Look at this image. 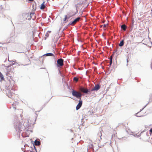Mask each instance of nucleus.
I'll return each mask as SVG.
<instances>
[{"instance_id": "obj_1", "label": "nucleus", "mask_w": 152, "mask_h": 152, "mask_svg": "<svg viewBox=\"0 0 152 152\" xmlns=\"http://www.w3.org/2000/svg\"><path fill=\"white\" fill-rule=\"evenodd\" d=\"M72 95L77 98L81 99L82 94L79 91H76L73 90L72 91Z\"/></svg>"}, {"instance_id": "obj_2", "label": "nucleus", "mask_w": 152, "mask_h": 152, "mask_svg": "<svg viewBox=\"0 0 152 152\" xmlns=\"http://www.w3.org/2000/svg\"><path fill=\"white\" fill-rule=\"evenodd\" d=\"M58 66H62L64 65V60L62 58L58 59L57 61Z\"/></svg>"}, {"instance_id": "obj_3", "label": "nucleus", "mask_w": 152, "mask_h": 152, "mask_svg": "<svg viewBox=\"0 0 152 152\" xmlns=\"http://www.w3.org/2000/svg\"><path fill=\"white\" fill-rule=\"evenodd\" d=\"M80 19V18L78 17L75 19L73 21L70 22L69 23V25H72L75 24L77 22L79 21Z\"/></svg>"}, {"instance_id": "obj_4", "label": "nucleus", "mask_w": 152, "mask_h": 152, "mask_svg": "<svg viewBox=\"0 0 152 152\" xmlns=\"http://www.w3.org/2000/svg\"><path fill=\"white\" fill-rule=\"evenodd\" d=\"M82 101L80 99V100L79 101V102L78 104H77L76 107V109L77 110H78L81 107L82 104Z\"/></svg>"}, {"instance_id": "obj_5", "label": "nucleus", "mask_w": 152, "mask_h": 152, "mask_svg": "<svg viewBox=\"0 0 152 152\" xmlns=\"http://www.w3.org/2000/svg\"><path fill=\"white\" fill-rule=\"evenodd\" d=\"M100 88V86L99 85V84H97L93 88H92L91 91H97L98 90H99Z\"/></svg>"}, {"instance_id": "obj_6", "label": "nucleus", "mask_w": 152, "mask_h": 152, "mask_svg": "<svg viewBox=\"0 0 152 152\" xmlns=\"http://www.w3.org/2000/svg\"><path fill=\"white\" fill-rule=\"evenodd\" d=\"M80 90L81 92L85 93H87L89 91L88 89L87 88H80Z\"/></svg>"}, {"instance_id": "obj_7", "label": "nucleus", "mask_w": 152, "mask_h": 152, "mask_svg": "<svg viewBox=\"0 0 152 152\" xmlns=\"http://www.w3.org/2000/svg\"><path fill=\"white\" fill-rule=\"evenodd\" d=\"M7 95L10 98H12L14 95V93L10 91H9L7 93Z\"/></svg>"}, {"instance_id": "obj_8", "label": "nucleus", "mask_w": 152, "mask_h": 152, "mask_svg": "<svg viewBox=\"0 0 152 152\" xmlns=\"http://www.w3.org/2000/svg\"><path fill=\"white\" fill-rule=\"evenodd\" d=\"M141 113V111H140V112L136 114L137 116L138 117H142L144 116V115L142 114Z\"/></svg>"}, {"instance_id": "obj_9", "label": "nucleus", "mask_w": 152, "mask_h": 152, "mask_svg": "<svg viewBox=\"0 0 152 152\" xmlns=\"http://www.w3.org/2000/svg\"><path fill=\"white\" fill-rule=\"evenodd\" d=\"M45 2H43L41 4L40 9L42 10L44 9L45 7Z\"/></svg>"}, {"instance_id": "obj_10", "label": "nucleus", "mask_w": 152, "mask_h": 152, "mask_svg": "<svg viewBox=\"0 0 152 152\" xmlns=\"http://www.w3.org/2000/svg\"><path fill=\"white\" fill-rule=\"evenodd\" d=\"M0 78H1L0 81L1 82L2 80H4V78L3 75L0 72Z\"/></svg>"}, {"instance_id": "obj_11", "label": "nucleus", "mask_w": 152, "mask_h": 152, "mask_svg": "<svg viewBox=\"0 0 152 152\" xmlns=\"http://www.w3.org/2000/svg\"><path fill=\"white\" fill-rule=\"evenodd\" d=\"M121 28L124 31H125L126 29V27L125 25L123 24L121 25Z\"/></svg>"}, {"instance_id": "obj_12", "label": "nucleus", "mask_w": 152, "mask_h": 152, "mask_svg": "<svg viewBox=\"0 0 152 152\" xmlns=\"http://www.w3.org/2000/svg\"><path fill=\"white\" fill-rule=\"evenodd\" d=\"M40 142L39 141L36 140L34 141V144L36 145H40Z\"/></svg>"}, {"instance_id": "obj_13", "label": "nucleus", "mask_w": 152, "mask_h": 152, "mask_svg": "<svg viewBox=\"0 0 152 152\" xmlns=\"http://www.w3.org/2000/svg\"><path fill=\"white\" fill-rule=\"evenodd\" d=\"M46 56H54V55L51 53H49L46 54L45 55Z\"/></svg>"}, {"instance_id": "obj_14", "label": "nucleus", "mask_w": 152, "mask_h": 152, "mask_svg": "<svg viewBox=\"0 0 152 152\" xmlns=\"http://www.w3.org/2000/svg\"><path fill=\"white\" fill-rule=\"evenodd\" d=\"M124 45V40H123L120 42V43L119 44V45L120 46H122Z\"/></svg>"}, {"instance_id": "obj_15", "label": "nucleus", "mask_w": 152, "mask_h": 152, "mask_svg": "<svg viewBox=\"0 0 152 152\" xmlns=\"http://www.w3.org/2000/svg\"><path fill=\"white\" fill-rule=\"evenodd\" d=\"M68 18L67 17V16L66 15L65 16V18H64V21H66V19ZM67 20L66 21V22H65V23H66V22H67Z\"/></svg>"}, {"instance_id": "obj_16", "label": "nucleus", "mask_w": 152, "mask_h": 152, "mask_svg": "<svg viewBox=\"0 0 152 152\" xmlns=\"http://www.w3.org/2000/svg\"><path fill=\"white\" fill-rule=\"evenodd\" d=\"M73 80L74 81L77 82L78 81V79L77 77H75L73 78Z\"/></svg>"}, {"instance_id": "obj_17", "label": "nucleus", "mask_w": 152, "mask_h": 152, "mask_svg": "<svg viewBox=\"0 0 152 152\" xmlns=\"http://www.w3.org/2000/svg\"><path fill=\"white\" fill-rule=\"evenodd\" d=\"M45 36L47 37H48L49 36V34L48 33H47L45 34Z\"/></svg>"}, {"instance_id": "obj_18", "label": "nucleus", "mask_w": 152, "mask_h": 152, "mask_svg": "<svg viewBox=\"0 0 152 152\" xmlns=\"http://www.w3.org/2000/svg\"><path fill=\"white\" fill-rule=\"evenodd\" d=\"M34 15V13H31L30 14L31 17V16L32 15Z\"/></svg>"}, {"instance_id": "obj_19", "label": "nucleus", "mask_w": 152, "mask_h": 152, "mask_svg": "<svg viewBox=\"0 0 152 152\" xmlns=\"http://www.w3.org/2000/svg\"><path fill=\"white\" fill-rule=\"evenodd\" d=\"M112 56H111L110 57V61L111 60H112Z\"/></svg>"}, {"instance_id": "obj_20", "label": "nucleus", "mask_w": 152, "mask_h": 152, "mask_svg": "<svg viewBox=\"0 0 152 152\" xmlns=\"http://www.w3.org/2000/svg\"><path fill=\"white\" fill-rule=\"evenodd\" d=\"M112 60H110V65H111L112 63Z\"/></svg>"}, {"instance_id": "obj_21", "label": "nucleus", "mask_w": 152, "mask_h": 152, "mask_svg": "<svg viewBox=\"0 0 152 152\" xmlns=\"http://www.w3.org/2000/svg\"><path fill=\"white\" fill-rule=\"evenodd\" d=\"M149 131L152 134V128L150 129Z\"/></svg>"}, {"instance_id": "obj_22", "label": "nucleus", "mask_w": 152, "mask_h": 152, "mask_svg": "<svg viewBox=\"0 0 152 152\" xmlns=\"http://www.w3.org/2000/svg\"><path fill=\"white\" fill-rule=\"evenodd\" d=\"M47 32L49 34L51 32V31H48V32Z\"/></svg>"}, {"instance_id": "obj_23", "label": "nucleus", "mask_w": 152, "mask_h": 152, "mask_svg": "<svg viewBox=\"0 0 152 152\" xmlns=\"http://www.w3.org/2000/svg\"><path fill=\"white\" fill-rule=\"evenodd\" d=\"M29 120H30V119H29V120H28V122L30 124H32V123H31V122L30 121V122H29Z\"/></svg>"}, {"instance_id": "obj_24", "label": "nucleus", "mask_w": 152, "mask_h": 152, "mask_svg": "<svg viewBox=\"0 0 152 152\" xmlns=\"http://www.w3.org/2000/svg\"><path fill=\"white\" fill-rule=\"evenodd\" d=\"M106 25L105 24H104L103 25V27H106Z\"/></svg>"}, {"instance_id": "obj_25", "label": "nucleus", "mask_w": 152, "mask_h": 152, "mask_svg": "<svg viewBox=\"0 0 152 152\" xmlns=\"http://www.w3.org/2000/svg\"><path fill=\"white\" fill-rule=\"evenodd\" d=\"M28 0L30 1H33L34 0Z\"/></svg>"}, {"instance_id": "obj_26", "label": "nucleus", "mask_w": 152, "mask_h": 152, "mask_svg": "<svg viewBox=\"0 0 152 152\" xmlns=\"http://www.w3.org/2000/svg\"><path fill=\"white\" fill-rule=\"evenodd\" d=\"M129 42H130L131 43V40H129Z\"/></svg>"}, {"instance_id": "obj_27", "label": "nucleus", "mask_w": 152, "mask_h": 152, "mask_svg": "<svg viewBox=\"0 0 152 152\" xmlns=\"http://www.w3.org/2000/svg\"><path fill=\"white\" fill-rule=\"evenodd\" d=\"M74 15H71V16H74Z\"/></svg>"}, {"instance_id": "obj_28", "label": "nucleus", "mask_w": 152, "mask_h": 152, "mask_svg": "<svg viewBox=\"0 0 152 152\" xmlns=\"http://www.w3.org/2000/svg\"><path fill=\"white\" fill-rule=\"evenodd\" d=\"M31 152H33V151H32H32H31Z\"/></svg>"}]
</instances>
